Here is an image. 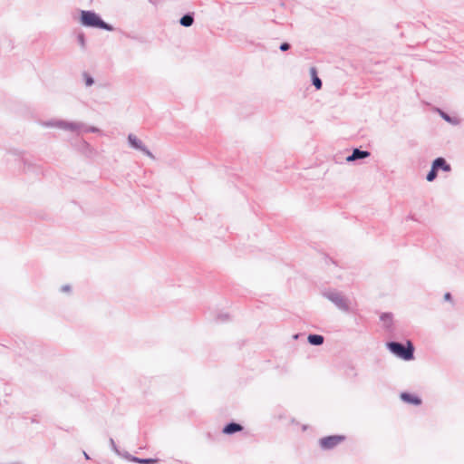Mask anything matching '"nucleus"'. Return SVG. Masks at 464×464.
<instances>
[{"mask_svg":"<svg viewBox=\"0 0 464 464\" xmlns=\"http://www.w3.org/2000/svg\"><path fill=\"white\" fill-rule=\"evenodd\" d=\"M41 125L47 128H58L63 130L72 132L83 130L85 132L96 133L100 131L98 128L93 126L85 128L84 124L82 122L67 121L63 120H51L47 121H42Z\"/></svg>","mask_w":464,"mask_h":464,"instance_id":"f257e3e1","label":"nucleus"},{"mask_svg":"<svg viewBox=\"0 0 464 464\" xmlns=\"http://www.w3.org/2000/svg\"><path fill=\"white\" fill-rule=\"evenodd\" d=\"M80 23L84 27L99 28L108 32H112L114 27L104 22L102 17L92 10H82L80 13Z\"/></svg>","mask_w":464,"mask_h":464,"instance_id":"f03ea898","label":"nucleus"},{"mask_svg":"<svg viewBox=\"0 0 464 464\" xmlns=\"http://www.w3.org/2000/svg\"><path fill=\"white\" fill-rule=\"evenodd\" d=\"M386 347L392 354L401 360L411 361L414 358L415 348L411 341H407L405 344L396 341H390L386 343Z\"/></svg>","mask_w":464,"mask_h":464,"instance_id":"7ed1b4c3","label":"nucleus"},{"mask_svg":"<svg viewBox=\"0 0 464 464\" xmlns=\"http://www.w3.org/2000/svg\"><path fill=\"white\" fill-rule=\"evenodd\" d=\"M323 295L332 302L340 311L343 313L350 312V301L343 293L336 290H329L324 292Z\"/></svg>","mask_w":464,"mask_h":464,"instance_id":"20e7f679","label":"nucleus"},{"mask_svg":"<svg viewBox=\"0 0 464 464\" xmlns=\"http://www.w3.org/2000/svg\"><path fill=\"white\" fill-rule=\"evenodd\" d=\"M345 440L343 435H331L321 438L318 441L321 450H331Z\"/></svg>","mask_w":464,"mask_h":464,"instance_id":"39448f33","label":"nucleus"},{"mask_svg":"<svg viewBox=\"0 0 464 464\" xmlns=\"http://www.w3.org/2000/svg\"><path fill=\"white\" fill-rule=\"evenodd\" d=\"M128 142L132 149L143 152L146 156L152 160L155 159V156L152 154V152L134 134L130 133L128 135Z\"/></svg>","mask_w":464,"mask_h":464,"instance_id":"423d86ee","label":"nucleus"},{"mask_svg":"<svg viewBox=\"0 0 464 464\" xmlns=\"http://www.w3.org/2000/svg\"><path fill=\"white\" fill-rule=\"evenodd\" d=\"M371 155L370 151L363 150L359 148H355L353 150V152L346 157V160L348 162L355 161L358 160H363L368 158Z\"/></svg>","mask_w":464,"mask_h":464,"instance_id":"0eeeda50","label":"nucleus"},{"mask_svg":"<svg viewBox=\"0 0 464 464\" xmlns=\"http://www.w3.org/2000/svg\"><path fill=\"white\" fill-rule=\"evenodd\" d=\"M244 430V427L235 421H230L226 424L222 430V432L226 435H233L237 432H240Z\"/></svg>","mask_w":464,"mask_h":464,"instance_id":"6e6552de","label":"nucleus"},{"mask_svg":"<svg viewBox=\"0 0 464 464\" xmlns=\"http://www.w3.org/2000/svg\"><path fill=\"white\" fill-rule=\"evenodd\" d=\"M433 167L439 170H442L445 172H450L451 170V166L447 162V160L442 157H438L432 161Z\"/></svg>","mask_w":464,"mask_h":464,"instance_id":"1a4fd4ad","label":"nucleus"},{"mask_svg":"<svg viewBox=\"0 0 464 464\" xmlns=\"http://www.w3.org/2000/svg\"><path fill=\"white\" fill-rule=\"evenodd\" d=\"M400 397H401V401L406 403L416 405V406L421 404V399L415 394H412L410 392H401Z\"/></svg>","mask_w":464,"mask_h":464,"instance_id":"9d476101","label":"nucleus"},{"mask_svg":"<svg viewBox=\"0 0 464 464\" xmlns=\"http://www.w3.org/2000/svg\"><path fill=\"white\" fill-rule=\"evenodd\" d=\"M310 74L312 78V83L315 87L316 90H320L322 88L323 82L322 80L317 75V70L315 67L310 68Z\"/></svg>","mask_w":464,"mask_h":464,"instance_id":"9b49d317","label":"nucleus"},{"mask_svg":"<svg viewBox=\"0 0 464 464\" xmlns=\"http://www.w3.org/2000/svg\"><path fill=\"white\" fill-rule=\"evenodd\" d=\"M438 111H439V114L440 115V117L447 122L450 123L451 125H459L460 123V121L459 118L457 117H451L450 115H449L447 112H445L444 111L440 110V109H438Z\"/></svg>","mask_w":464,"mask_h":464,"instance_id":"f8f14e48","label":"nucleus"},{"mask_svg":"<svg viewBox=\"0 0 464 464\" xmlns=\"http://www.w3.org/2000/svg\"><path fill=\"white\" fill-rule=\"evenodd\" d=\"M307 341L311 345L319 346L324 343V338L321 334H311L308 335Z\"/></svg>","mask_w":464,"mask_h":464,"instance_id":"ddd939ff","label":"nucleus"},{"mask_svg":"<svg viewBox=\"0 0 464 464\" xmlns=\"http://www.w3.org/2000/svg\"><path fill=\"white\" fill-rule=\"evenodd\" d=\"M194 23V14L193 13H187L181 18L179 19L180 25L184 27H189Z\"/></svg>","mask_w":464,"mask_h":464,"instance_id":"4468645a","label":"nucleus"},{"mask_svg":"<svg viewBox=\"0 0 464 464\" xmlns=\"http://www.w3.org/2000/svg\"><path fill=\"white\" fill-rule=\"evenodd\" d=\"M380 320L383 323L385 328L389 329L392 324L393 315L392 313H382Z\"/></svg>","mask_w":464,"mask_h":464,"instance_id":"2eb2a0df","label":"nucleus"},{"mask_svg":"<svg viewBox=\"0 0 464 464\" xmlns=\"http://www.w3.org/2000/svg\"><path fill=\"white\" fill-rule=\"evenodd\" d=\"M131 461L135 462V463H139V464H153V463L158 462V459H151V458L143 459V458L135 457V458H131Z\"/></svg>","mask_w":464,"mask_h":464,"instance_id":"dca6fc26","label":"nucleus"},{"mask_svg":"<svg viewBox=\"0 0 464 464\" xmlns=\"http://www.w3.org/2000/svg\"><path fill=\"white\" fill-rule=\"evenodd\" d=\"M438 176V171L437 169L433 167V165L431 164V168H430V170L428 172L427 176H426V179L429 181V182H431L433 180L436 179Z\"/></svg>","mask_w":464,"mask_h":464,"instance_id":"f3484780","label":"nucleus"},{"mask_svg":"<svg viewBox=\"0 0 464 464\" xmlns=\"http://www.w3.org/2000/svg\"><path fill=\"white\" fill-rule=\"evenodd\" d=\"M82 78L87 87H90L94 83V79L86 72L82 73Z\"/></svg>","mask_w":464,"mask_h":464,"instance_id":"a211bd4d","label":"nucleus"},{"mask_svg":"<svg viewBox=\"0 0 464 464\" xmlns=\"http://www.w3.org/2000/svg\"><path fill=\"white\" fill-rule=\"evenodd\" d=\"M77 41L79 44L82 46V48L85 47V36L83 33H81L77 35Z\"/></svg>","mask_w":464,"mask_h":464,"instance_id":"6ab92c4d","label":"nucleus"},{"mask_svg":"<svg viewBox=\"0 0 464 464\" xmlns=\"http://www.w3.org/2000/svg\"><path fill=\"white\" fill-rule=\"evenodd\" d=\"M110 445H111V450L116 453V454H121V450H119V448L117 447L114 440L112 438L110 439Z\"/></svg>","mask_w":464,"mask_h":464,"instance_id":"aec40b11","label":"nucleus"},{"mask_svg":"<svg viewBox=\"0 0 464 464\" xmlns=\"http://www.w3.org/2000/svg\"><path fill=\"white\" fill-rule=\"evenodd\" d=\"M117 455H118V456H121V457H122L123 459H128V460H130V461H131V458H135V456L130 455V454L129 452H127V451H123V452H121V454H117Z\"/></svg>","mask_w":464,"mask_h":464,"instance_id":"412c9836","label":"nucleus"},{"mask_svg":"<svg viewBox=\"0 0 464 464\" xmlns=\"http://www.w3.org/2000/svg\"><path fill=\"white\" fill-rule=\"evenodd\" d=\"M291 48V45L290 44L285 42V43H282L279 46V49L280 51L282 52H285V51H288L289 49Z\"/></svg>","mask_w":464,"mask_h":464,"instance_id":"4be33fe9","label":"nucleus"},{"mask_svg":"<svg viewBox=\"0 0 464 464\" xmlns=\"http://www.w3.org/2000/svg\"><path fill=\"white\" fill-rule=\"evenodd\" d=\"M61 290L63 292H70L71 291V286L69 285H64L62 286Z\"/></svg>","mask_w":464,"mask_h":464,"instance_id":"5701e85b","label":"nucleus"},{"mask_svg":"<svg viewBox=\"0 0 464 464\" xmlns=\"http://www.w3.org/2000/svg\"><path fill=\"white\" fill-rule=\"evenodd\" d=\"M228 317L227 314H219L218 319L221 322H224L225 320H227V318Z\"/></svg>","mask_w":464,"mask_h":464,"instance_id":"b1692460","label":"nucleus"},{"mask_svg":"<svg viewBox=\"0 0 464 464\" xmlns=\"http://www.w3.org/2000/svg\"><path fill=\"white\" fill-rule=\"evenodd\" d=\"M444 299H445L446 301H450V300H451V295H450V293H446V294L444 295Z\"/></svg>","mask_w":464,"mask_h":464,"instance_id":"393cba45","label":"nucleus"},{"mask_svg":"<svg viewBox=\"0 0 464 464\" xmlns=\"http://www.w3.org/2000/svg\"><path fill=\"white\" fill-rule=\"evenodd\" d=\"M83 454H84V457H85L86 459H90L89 455L86 452H83Z\"/></svg>","mask_w":464,"mask_h":464,"instance_id":"a878e982","label":"nucleus"}]
</instances>
